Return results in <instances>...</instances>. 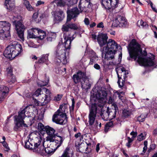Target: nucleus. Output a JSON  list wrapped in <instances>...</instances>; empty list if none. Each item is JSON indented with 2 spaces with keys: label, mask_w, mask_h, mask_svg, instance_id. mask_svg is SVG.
I'll return each mask as SVG.
<instances>
[{
  "label": "nucleus",
  "mask_w": 157,
  "mask_h": 157,
  "mask_svg": "<svg viewBox=\"0 0 157 157\" xmlns=\"http://www.w3.org/2000/svg\"><path fill=\"white\" fill-rule=\"evenodd\" d=\"M130 45L131 48L129 50L131 58L135 60L138 58L137 62L140 65L153 66L155 68L156 67L157 65L153 61L155 59L154 56L149 53L148 54L149 56L145 58L144 57L147 55V52L145 51H144L142 52L140 45L136 42L135 40H132Z\"/></svg>",
  "instance_id": "obj_1"
},
{
  "label": "nucleus",
  "mask_w": 157,
  "mask_h": 157,
  "mask_svg": "<svg viewBox=\"0 0 157 157\" xmlns=\"http://www.w3.org/2000/svg\"><path fill=\"white\" fill-rule=\"evenodd\" d=\"M21 45L14 42L10 44L5 50L3 55L8 58H14L22 52Z\"/></svg>",
  "instance_id": "obj_2"
},
{
  "label": "nucleus",
  "mask_w": 157,
  "mask_h": 157,
  "mask_svg": "<svg viewBox=\"0 0 157 157\" xmlns=\"http://www.w3.org/2000/svg\"><path fill=\"white\" fill-rule=\"evenodd\" d=\"M72 78L75 84L80 83L81 87L83 89L88 90L90 88L91 84L85 73L79 71L76 74L73 75Z\"/></svg>",
  "instance_id": "obj_3"
},
{
  "label": "nucleus",
  "mask_w": 157,
  "mask_h": 157,
  "mask_svg": "<svg viewBox=\"0 0 157 157\" xmlns=\"http://www.w3.org/2000/svg\"><path fill=\"white\" fill-rule=\"evenodd\" d=\"M10 24L6 21H0V37L6 40L10 35Z\"/></svg>",
  "instance_id": "obj_4"
},
{
  "label": "nucleus",
  "mask_w": 157,
  "mask_h": 157,
  "mask_svg": "<svg viewBox=\"0 0 157 157\" xmlns=\"http://www.w3.org/2000/svg\"><path fill=\"white\" fill-rule=\"evenodd\" d=\"M17 19V17L13 16V19L14 20L13 21V24L15 25V29L19 37L21 40L24 41V32L26 28L21 21H17L16 20Z\"/></svg>",
  "instance_id": "obj_5"
},
{
  "label": "nucleus",
  "mask_w": 157,
  "mask_h": 157,
  "mask_svg": "<svg viewBox=\"0 0 157 157\" xmlns=\"http://www.w3.org/2000/svg\"><path fill=\"white\" fill-rule=\"evenodd\" d=\"M56 57L59 60L58 62H61L63 64L67 63V60L66 56V50L64 49L58 47L56 51Z\"/></svg>",
  "instance_id": "obj_6"
},
{
  "label": "nucleus",
  "mask_w": 157,
  "mask_h": 157,
  "mask_svg": "<svg viewBox=\"0 0 157 157\" xmlns=\"http://www.w3.org/2000/svg\"><path fill=\"white\" fill-rule=\"evenodd\" d=\"M42 136L40 135L37 137H36L34 140L33 151L42 154L44 153V148L43 146H40L42 140Z\"/></svg>",
  "instance_id": "obj_7"
},
{
  "label": "nucleus",
  "mask_w": 157,
  "mask_h": 157,
  "mask_svg": "<svg viewBox=\"0 0 157 157\" xmlns=\"http://www.w3.org/2000/svg\"><path fill=\"white\" fill-rule=\"evenodd\" d=\"M127 20L123 16L118 15L113 21L112 26L114 27H125L127 25Z\"/></svg>",
  "instance_id": "obj_8"
},
{
  "label": "nucleus",
  "mask_w": 157,
  "mask_h": 157,
  "mask_svg": "<svg viewBox=\"0 0 157 157\" xmlns=\"http://www.w3.org/2000/svg\"><path fill=\"white\" fill-rule=\"evenodd\" d=\"M43 90L45 92V94H42L41 98L40 99L42 105H45L50 102L51 95L50 91L48 89L44 88Z\"/></svg>",
  "instance_id": "obj_9"
},
{
  "label": "nucleus",
  "mask_w": 157,
  "mask_h": 157,
  "mask_svg": "<svg viewBox=\"0 0 157 157\" xmlns=\"http://www.w3.org/2000/svg\"><path fill=\"white\" fill-rule=\"evenodd\" d=\"M100 51L102 53V57H104L107 60H110L114 59V55L116 52L106 49V48H101Z\"/></svg>",
  "instance_id": "obj_10"
},
{
  "label": "nucleus",
  "mask_w": 157,
  "mask_h": 157,
  "mask_svg": "<svg viewBox=\"0 0 157 157\" xmlns=\"http://www.w3.org/2000/svg\"><path fill=\"white\" fill-rule=\"evenodd\" d=\"M118 3V0H102L101 2L102 5L108 9L116 7Z\"/></svg>",
  "instance_id": "obj_11"
},
{
  "label": "nucleus",
  "mask_w": 157,
  "mask_h": 157,
  "mask_svg": "<svg viewBox=\"0 0 157 157\" xmlns=\"http://www.w3.org/2000/svg\"><path fill=\"white\" fill-rule=\"evenodd\" d=\"M103 47L106 48L107 49L115 52H116L117 48H119V49L121 48V46H118V44L115 40L110 39L108 40L106 46Z\"/></svg>",
  "instance_id": "obj_12"
},
{
  "label": "nucleus",
  "mask_w": 157,
  "mask_h": 157,
  "mask_svg": "<svg viewBox=\"0 0 157 157\" xmlns=\"http://www.w3.org/2000/svg\"><path fill=\"white\" fill-rule=\"evenodd\" d=\"M30 107L33 108V105H30L26 106L24 109H21L18 113V118H25L31 117L30 114L29 110Z\"/></svg>",
  "instance_id": "obj_13"
},
{
  "label": "nucleus",
  "mask_w": 157,
  "mask_h": 157,
  "mask_svg": "<svg viewBox=\"0 0 157 157\" xmlns=\"http://www.w3.org/2000/svg\"><path fill=\"white\" fill-rule=\"evenodd\" d=\"M67 13V21H70L72 18L76 17L79 14V11L77 7H75L71 10H68Z\"/></svg>",
  "instance_id": "obj_14"
},
{
  "label": "nucleus",
  "mask_w": 157,
  "mask_h": 157,
  "mask_svg": "<svg viewBox=\"0 0 157 157\" xmlns=\"http://www.w3.org/2000/svg\"><path fill=\"white\" fill-rule=\"evenodd\" d=\"M98 42L100 47H102L108 42V37L106 34H99L97 37Z\"/></svg>",
  "instance_id": "obj_15"
},
{
  "label": "nucleus",
  "mask_w": 157,
  "mask_h": 157,
  "mask_svg": "<svg viewBox=\"0 0 157 157\" xmlns=\"http://www.w3.org/2000/svg\"><path fill=\"white\" fill-rule=\"evenodd\" d=\"M78 6L81 12H86L87 11V8H91V4L90 2H86L85 0H80Z\"/></svg>",
  "instance_id": "obj_16"
},
{
  "label": "nucleus",
  "mask_w": 157,
  "mask_h": 157,
  "mask_svg": "<svg viewBox=\"0 0 157 157\" xmlns=\"http://www.w3.org/2000/svg\"><path fill=\"white\" fill-rule=\"evenodd\" d=\"M118 78H123L125 80L126 76V70L122 66L117 67L115 69Z\"/></svg>",
  "instance_id": "obj_17"
},
{
  "label": "nucleus",
  "mask_w": 157,
  "mask_h": 157,
  "mask_svg": "<svg viewBox=\"0 0 157 157\" xmlns=\"http://www.w3.org/2000/svg\"><path fill=\"white\" fill-rule=\"evenodd\" d=\"M15 126L14 129L15 131H17L21 127L23 126L25 127H27L26 124L24 123L23 118H15L14 120Z\"/></svg>",
  "instance_id": "obj_18"
},
{
  "label": "nucleus",
  "mask_w": 157,
  "mask_h": 157,
  "mask_svg": "<svg viewBox=\"0 0 157 157\" xmlns=\"http://www.w3.org/2000/svg\"><path fill=\"white\" fill-rule=\"evenodd\" d=\"M63 12L61 10L54 12V21L55 22L62 21L64 18Z\"/></svg>",
  "instance_id": "obj_19"
},
{
  "label": "nucleus",
  "mask_w": 157,
  "mask_h": 157,
  "mask_svg": "<svg viewBox=\"0 0 157 157\" xmlns=\"http://www.w3.org/2000/svg\"><path fill=\"white\" fill-rule=\"evenodd\" d=\"M15 0H6L5 2V6L6 8L9 11L14 9L15 7Z\"/></svg>",
  "instance_id": "obj_20"
},
{
  "label": "nucleus",
  "mask_w": 157,
  "mask_h": 157,
  "mask_svg": "<svg viewBox=\"0 0 157 157\" xmlns=\"http://www.w3.org/2000/svg\"><path fill=\"white\" fill-rule=\"evenodd\" d=\"M39 28H33L28 31V36L30 38H36L38 37Z\"/></svg>",
  "instance_id": "obj_21"
},
{
  "label": "nucleus",
  "mask_w": 157,
  "mask_h": 157,
  "mask_svg": "<svg viewBox=\"0 0 157 157\" xmlns=\"http://www.w3.org/2000/svg\"><path fill=\"white\" fill-rule=\"evenodd\" d=\"M60 108H59L58 110L55 113L53 114L52 118H67V115L65 113L60 110Z\"/></svg>",
  "instance_id": "obj_22"
},
{
  "label": "nucleus",
  "mask_w": 157,
  "mask_h": 157,
  "mask_svg": "<svg viewBox=\"0 0 157 157\" xmlns=\"http://www.w3.org/2000/svg\"><path fill=\"white\" fill-rule=\"evenodd\" d=\"M88 121L93 130H95L98 128V122L95 120V118H89Z\"/></svg>",
  "instance_id": "obj_23"
},
{
  "label": "nucleus",
  "mask_w": 157,
  "mask_h": 157,
  "mask_svg": "<svg viewBox=\"0 0 157 157\" xmlns=\"http://www.w3.org/2000/svg\"><path fill=\"white\" fill-rule=\"evenodd\" d=\"M97 109V107L95 104H94L92 105L90 113L89 114V118H93L96 117Z\"/></svg>",
  "instance_id": "obj_24"
},
{
  "label": "nucleus",
  "mask_w": 157,
  "mask_h": 157,
  "mask_svg": "<svg viewBox=\"0 0 157 157\" xmlns=\"http://www.w3.org/2000/svg\"><path fill=\"white\" fill-rule=\"evenodd\" d=\"M65 139L64 137L57 136L56 137V139L55 140V143L57 145L56 149L59 147L62 144L63 140Z\"/></svg>",
  "instance_id": "obj_25"
},
{
  "label": "nucleus",
  "mask_w": 157,
  "mask_h": 157,
  "mask_svg": "<svg viewBox=\"0 0 157 157\" xmlns=\"http://www.w3.org/2000/svg\"><path fill=\"white\" fill-rule=\"evenodd\" d=\"M52 121L57 124H65L67 122V118H52Z\"/></svg>",
  "instance_id": "obj_26"
},
{
  "label": "nucleus",
  "mask_w": 157,
  "mask_h": 157,
  "mask_svg": "<svg viewBox=\"0 0 157 157\" xmlns=\"http://www.w3.org/2000/svg\"><path fill=\"white\" fill-rule=\"evenodd\" d=\"M63 37L64 40H65L64 43L65 49H70L71 48V42L69 40V37H68L67 36H66L65 35H64V34Z\"/></svg>",
  "instance_id": "obj_27"
},
{
  "label": "nucleus",
  "mask_w": 157,
  "mask_h": 157,
  "mask_svg": "<svg viewBox=\"0 0 157 157\" xmlns=\"http://www.w3.org/2000/svg\"><path fill=\"white\" fill-rule=\"evenodd\" d=\"M46 129L45 131L48 136L55 135V130L49 126H46Z\"/></svg>",
  "instance_id": "obj_28"
},
{
  "label": "nucleus",
  "mask_w": 157,
  "mask_h": 157,
  "mask_svg": "<svg viewBox=\"0 0 157 157\" xmlns=\"http://www.w3.org/2000/svg\"><path fill=\"white\" fill-rule=\"evenodd\" d=\"M106 100V98H102L101 96H100L98 99L99 102L98 105V106L100 108L103 107L105 105Z\"/></svg>",
  "instance_id": "obj_29"
},
{
  "label": "nucleus",
  "mask_w": 157,
  "mask_h": 157,
  "mask_svg": "<svg viewBox=\"0 0 157 157\" xmlns=\"http://www.w3.org/2000/svg\"><path fill=\"white\" fill-rule=\"evenodd\" d=\"M48 54H47L43 55L38 60V63H41L47 61L48 60Z\"/></svg>",
  "instance_id": "obj_30"
},
{
  "label": "nucleus",
  "mask_w": 157,
  "mask_h": 157,
  "mask_svg": "<svg viewBox=\"0 0 157 157\" xmlns=\"http://www.w3.org/2000/svg\"><path fill=\"white\" fill-rule=\"evenodd\" d=\"M69 21H67V20L66 22V23L63 25L62 28V30L63 32H65V33H64V34L66 33H70L71 32L70 31H69V29H70L69 26V23H68V22ZM64 34H63L64 35Z\"/></svg>",
  "instance_id": "obj_31"
},
{
  "label": "nucleus",
  "mask_w": 157,
  "mask_h": 157,
  "mask_svg": "<svg viewBox=\"0 0 157 157\" xmlns=\"http://www.w3.org/2000/svg\"><path fill=\"white\" fill-rule=\"evenodd\" d=\"M108 103L109 104H111L112 106H113L114 109L115 111L114 112L115 113L117 112V110H118V107L116 104L114 102V100L112 98V97H110L108 101Z\"/></svg>",
  "instance_id": "obj_32"
},
{
  "label": "nucleus",
  "mask_w": 157,
  "mask_h": 157,
  "mask_svg": "<svg viewBox=\"0 0 157 157\" xmlns=\"http://www.w3.org/2000/svg\"><path fill=\"white\" fill-rule=\"evenodd\" d=\"M38 37L37 38L42 40L46 36V33L44 31L39 29V32H38Z\"/></svg>",
  "instance_id": "obj_33"
},
{
  "label": "nucleus",
  "mask_w": 157,
  "mask_h": 157,
  "mask_svg": "<svg viewBox=\"0 0 157 157\" xmlns=\"http://www.w3.org/2000/svg\"><path fill=\"white\" fill-rule=\"evenodd\" d=\"M79 151L81 152H83L85 151H87L88 147L87 145L83 144H81L79 145L78 147Z\"/></svg>",
  "instance_id": "obj_34"
},
{
  "label": "nucleus",
  "mask_w": 157,
  "mask_h": 157,
  "mask_svg": "<svg viewBox=\"0 0 157 157\" xmlns=\"http://www.w3.org/2000/svg\"><path fill=\"white\" fill-rule=\"evenodd\" d=\"M46 126H44L41 123H39L38 124V128L41 133L42 132L44 133V132H45L46 130Z\"/></svg>",
  "instance_id": "obj_35"
},
{
  "label": "nucleus",
  "mask_w": 157,
  "mask_h": 157,
  "mask_svg": "<svg viewBox=\"0 0 157 157\" xmlns=\"http://www.w3.org/2000/svg\"><path fill=\"white\" fill-rule=\"evenodd\" d=\"M41 89L38 88L36 90V91L34 93L33 96V97H34V98H35L36 97H39L40 99H41V96L42 95V94H41Z\"/></svg>",
  "instance_id": "obj_36"
},
{
  "label": "nucleus",
  "mask_w": 157,
  "mask_h": 157,
  "mask_svg": "<svg viewBox=\"0 0 157 157\" xmlns=\"http://www.w3.org/2000/svg\"><path fill=\"white\" fill-rule=\"evenodd\" d=\"M137 25L139 27L141 26L142 27L144 28H146L148 26V25L147 24L146 22H143L141 20H139L138 21Z\"/></svg>",
  "instance_id": "obj_37"
},
{
  "label": "nucleus",
  "mask_w": 157,
  "mask_h": 157,
  "mask_svg": "<svg viewBox=\"0 0 157 157\" xmlns=\"http://www.w3.org/2000/svg\"><path fill=\"white\" fill-rule=\"evenodd\" d=\"M24 4L26 8L29 11H32L33 10V8L30 4L29 2L27 0L24 1Z\"/></svg>",
  "instance_id": "obj_38"
},
{
  "label": "nucleus",
  "mask_w": 157,
  "mask_h": 157,
  "mask_svg": "<svg viewBox=\"0 0 157 157\" xmlns=\"http://www.w3.org/2000/svg\"><path fill=\"white\" fill-rule=\"evenodd\" d=\"M0 90L2 94H6L8 93L9 90V89L6 86H2L0 87Z\"/></svg>",
  "instance_id": "obj_39"
},
{
  "label": "nucleus",
  "mask_w": 157,
  "mask_h": 157,
  "mask_svg": "<svg viewBox=\"0 0 157 157\" xmlns=\"http://www.w3.org/2000/svg\"><path fill=\"white\" fill-rule=\"evenodd\" d=\"M54 136H48L47 137L46 140L45 141V144H47L48 142H53L54 141V138L55 137Z\"/></svg>",
  "instance_id": "obj_40"
},
{
  "label": "nucleus",
  "mask_w": 157,
  "mask_h": 157,
  "mask_svg": "<svg viewBox=\"0 0 157 157\" xmlns=\"http://www.w3.org/2000/svg\"><path fill=\"white\" fill-rule=\"evenodd\" d=\"M25 147L28 149H33V150L34 147L33 144L29 141V140L27 142H25Z\"/></svg>",
  "instance_id": "obj_41"
},
{
  "label": "nucleus",
  "mask_w": 157,
  "mask_h": 157,
  "mask_svg": "<svg viewBox=\"0 0 157 157\" xmlns=\"http://www.w3.org/2000/svg\"><path fill=\"white\" fill-rule=\"evenodd\" d=\"M70 29L74 30H77L79 29L78 25L75 24L69 23Z\"/></svg>",
  "instance_id": "obj_42"
},
{
  "label": "nucleus",
  "mask_w": 157,
  "mask_h": 157,
  "mask_svg": "<svg viewBox=\"0 0 157 157\" xmlns=\"http://www.w3.org/2000/svg\"><path fill=\"white\" fill-rule=\"evenodd\" d=\"M7 79L8 82L10 84L14 82L16 80L15 77L13 75V76H10V77H7Z\"/></svg>",
  "instance_id": "obj_43"
},
{
  "label": "nucleus",
  "mask_w": 157,
  "mask_h": 157,
  "mask_svg": "<svg viewBox=\"0 0 157 157\" xmlns=\"http://www.w3.org/2000/svg\"><path fill=\"white\" fill-rule=\"evenodd\" d=\"M60 108V110L66 114V113L67 112L68 110L67 105L65 104H63L61 105L59 107V108Z\"/></svg>",
  "instance_id": "obj_44"
},
{
  "label": "nucleus",
  "mask_w": 157,
  "mask_h": 157,
  "mask_svg": "<svg viewBox=\"0 0 157 157\" xmlns=\"http://www.w3.org/2000/svg\"><path fill=\"white\" fill-rule=\"evenodd\" d=\"M6 73L7 74V77H10V76H13V70L11 67H9L7 68L6 70Z\"/></svg>",
  "instance_id": "obj_45"
},
{
  "label": "nucleus",
  "mask_w": 157,
  "mask_h": 157,
  "mask_svg": "<svg viewBox=\"0 0 157 157\" xmlns=\"http://www.w3.org/2000/svg\"><path fill=\"white\" fill-rule=\"evenodd\" d=\"M54 2L56 3L57 6H64L65 3L63 0H54Z\"/></svg>",
  "instance_id": "obj_46"
},
{
  "label": "nucleus",
  "mask_w": 157,
  "mask_h": 157,
  "mask_svg": "<svg viewBox=\"0 0 157 157\" xmlns=\"http://www.w3.org/2000/svg\"><path fill=\"white\" fill-rule=\"evenodd\" d=\"M71 32L69 33H66L64 34V35H65L66 36H67L68 37H69V40H70L71 42L74 39V38L75 37V34H73L71 36Z\"/></svg>",
  "instance_id": "obj_47"
},
{
  "label": "nucleus",
  "mask_w": 157,
  "mask_h": 157,
  "mask_svg": "<svg viewBox=\"0 0 157 157\" xmlns=\"http://www.w3.org/2000/svg\"><path fill=\"white\" fill-rule=\"evenodd\" d=\"M44 152L48 155H52L54 153L53 149L50 147L44 148Z\"/></svg>",
  "instance_id": "obj_48"
},
{
  "label": "nucleus",
  "mask_w": 157,
  "mask_h": 157,
  "mask_svg": "<svg viewBox=\"0 0 157 157\" xmlns=\"http://www.w3.org/2000/svg\"><path fill=\"white\" fill-rule=\"evenodd\" d=\"M65 2L68 5H72L77 3L78 0H64Z\"/></svg>",
  "instance_id": "obj_49"
},
{
  "label": "nucleus",
  "mask_w": 157,
  "mask_h": 157,
  "mask_svg": "<svg viewBox=\"0 0 157 157\" xmlns=\"http://www.w3.org/2000/svg\"><path fill=\"white\" fill-rule=\"evenodd\" d=\"M98 57H92L90 58V61L89 63V65H93V63L95 62V61L98 60Z\"/></svg>",
  "instance_id": "obj_50"
},
{
  "label": "nucleus",
  "mask_w": 157,
  "mask_h": 157,
  "mask_svg": "<svg viewBox=\"0 0 157 157\" xmlns=\"http://www.w3.org/2000/svg\"><path fill=\"white\" fill-rule=\"evenodd\" d=\"M88 54L90 58L94 57H98L96 53L92 50L89 51Z\"/></svg>",
  "instance_id": "obj_51"
},
{
  "label": "nucleus",
  "mask_w": 157,
  "mask_h": 157,
  "mask_svg": "<svg viewBox=\"0 0 157 157\" xmlns=\"http://www.w3.org/2000/svg\"><path fill=\"white\" fill-rule=\"evenodd\" d=\"M49 80L48 79L45 82L40 81L38 83V85L40 86H46L48 84Z\"/></svg>",
  "instance_id": "obj_52"
},
{
  "label": "nucleus",
  "mask_w": 157,
  "mask_h": 157,
  "mask_svg": "<svg viewBox=\"0 0 157 157\" xmlns=\"http://www.w3.org/2000/svg\"><path fill=\"white\" fill-rule=\"evenodd\" d=\"M156 147V145L155 144L151 143L150 146V147L148 149V151L150 152L151 151L155 149V148Z\"/></svg>",
  "instance_id": "obj_53"
},
{
  "label": "nucleus",
  "mask_w": 157,
  "mask_h": 157,
  "mask_svg": "<svg viewBox=\"0 0 157 157\" xmlns=\"http://www.w3.org/2000/svg\"><path fill=\"white\" fill-rule=\"evenodd\" d=\"M33 98L36 105L37 106H42L41 105V101L40 99V98H39L40 101H37L36 99L35 98H34V97H33Z\"/></svg>",
  "instance_id": "obj_54"
},
{
  "label": "nucleus",
  "mask_w": 157,
  "mask_h": 157,
  "mask_svg": "<svg viewBox=\"0 0 157 157\" xmlns=\"http://www.w3.org/2000/svg\"><path fill=\"white\" fill-rule=\"evenodd\" d=\"M121 78H118V81H117V83L119 85V86L121 88L124 85V83L125 82V81L126 80L125 79V80H124V79H123V78L122 79V81L121 82V84H120V80Z\"/></svg>",
  "instance_id": "obj_55"
},
{
  "label": "nucleus",
  "mask_w": 157,
  "mask_h": 157,
  "mask_svg": "<svg viewBox=\"0 0 157 157\" xmlns=\"http://www.w3.org/2000/svg\"><path fill=\"white\" fill-rule=\"evenodd\" d=\"M0 143L2 144L3 146L6 149L7 151H8L10 150V148H9L8 144L6 141L1 142Z\"/></svg>",
  "instance_id": "obj_56"
},
{
  "label": "nucleus",
  "mask_w": 157,
  "mask_h": 157,
  "mask_svg": "<svg viewBox=\"0 0 157 157\" xmlns=\"http://www.w3.org/2000/svg\"><path fill=\"white\" fill-rule=\"evenodd\" d=\"M144 139L143 134L142 133L138 135L137 137V140L139 141H141Z\"/></svg>",
  "instance_id": "obj_57"
},
{
  "label": "nucleus",
  "mask_w": 157,
  "mask_h": 157,
  "mask_svg": "<svg viewBox=\"0 0 157 157\" xmlns=\"http://www.w3.org/2000/svg\"><path fill=\"white\" fill-rule=\"evenodd\" d=\"M122 116L125 117L128 116V110L126 109H124L122 112Z\"/></svg>",
  "instance_id": "obj_58"
},
{
  "label": "nucleus",
  "mask_w": 157,
  "mask_h": 157,
  "mask_svg": "<svg viewBox=\"0 0 157 157\" xmlns=\"http://www.w3.org/2000/svg\"><path fill=\"white\" fill-rule=\"evenodd\" d=\"M51 144L50 142H48L47 144H45V141H44L43 143V146L44 147V148H46L47 147H50V146Z\"/></svg>",
  "instance_id": "obj_59"
},
{
  "label": "nucleus",
  "mask_w": 157,
  "mask_h": 157,
  "mask_svg": "<svg viewBox=\"0 0 157 157\" xmlns=\"http://www.w3.org/2000/svg\"><path fill=\"white\" fill-rule=\"evenodd\" d=\"M107 95V94L106 92V91L105 90H103L102 91V94L101 95L102 96V98H105L106 99V97Z\"/></svg>",
  "instance_id": "obj_60"
},
{
  "label": "nucleus",
  "mask_w": 157,
  "mask_h": 157,
  "mask_svg": "<svg viewBox=\"0 0 157 157\" xmlns=\"http://www.w3.org/2000/svg\"><path fill=\"white\" fill-rule=\"evenodd\" d=\"M84 22L85 24L86 25H88L90 24V21L88 18H85L84 20Z\"/></svg>",
  "instance_id": "obj_61"
},
{
  "label": "nucleus",
  "mask_w": 157,
  "mask_h": 157,
  "mask_svg": "<svg viewBox=\"0 0 157 157\" xmlns=\"http://www.w3.org/2000/svg\"><path fill=\"white\" fill-rule=\"evenodd\" d=\"M71 101H72V105H71V107H70V110H71V108H72V110H73V109H74V108L75 104V101L74 99V98H72L71 99Z\"/></svg>",
  "instance_id": "obj_62"
},
{
  "label": "nucleus",
  "mask_w": 157,
  "mask_h": 157,
  "mask_svg": "<svg viewBox=\"0 0 157 157\" xmlns=\"http://www.w3.org/2000/svg\"><path fill=\"white\" fill-rule=\"evenodd\" d=\"M62 97V96L61 95H58L57 96L55 97L54 100H56V101H59L60 100Z\"/></svg>",
  "instance_id": "obj_63"
},
{
  "label": "nucleus",
  "mask_w": 157,
  "mask_h": 157,
  "mask_svg": "<svg viewBox=\"0 0 157 157\" xmlns=\"http://www.w3.org/2000/svg\"><path fill=\"white\" fill-rule=\"evenodd\" d=\"M130 134L133 136V137H136L137 136V133L136 132H132Z\"/></svg>",
  "instance_id": "obj_64"
}]
</instances>
